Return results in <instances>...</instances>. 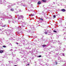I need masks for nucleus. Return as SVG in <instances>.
<instances>
[{"mask_svg": "<svg viewBox=\"0 0 66 66\" xmlns=\"http://www.w3.org/2000/svg\"><path fill=\"white\" fill-rule=\"evenodd\" d=\"M20 26H19L17 28L18 30L19 29H21L22 28L21 27H22V28H23V27H25V23L24 22H23L20 24Z\"/></svg>", "mask_w": 66, "mask_h": 66, "instance_id": "1", "label": "nucleus"}, {"mask_svg": "<svg viewBox=\"0 0 66 66\" xmlns=\"http://www.w3.org/2000/svg\"><path fill=\"white\" fill-rule=\"evenodd\" d=\"M4 31H5V32L7 34V33H9V34H10L11 32V30L10 29H9L8 30H5Z\"/></svg>", "mask_w": 66, "mask_h": 66, "instance_id": "2", "label": "nucleus"}, {"mask_svg": "<svg viewBox=\"0 0 66 66\" xmlns=\"http://www.w3.org/2000/svg\"><path fill=\"white\" fill-rule=\"evenodd\" d=\"M29 28H31L32 29L31 30H32V31H33L34 30H35V28H34V26H33V25H32L31 26L29 25Z\"/></svg>", "mask_w": 66, "mask_h": 66, "instance_id": "3", "label": "nucleus"}, {"mask_svg": "<svg viewBox=\"0 0 66 66\" xmlns=\"http://www.w3.org/2000/svg\"><path fill=\"white\" fill-rule=\"evenodd\" d=\"M44 31H45V32H44V33L45 34H47L48 33H49V30H46L45 29H44Z\"/></svg>", "mask_w": 66, "mask_h": 66, "instance_id": "4", "label": "nucleus"}, {"mask_svg": "<svg viewBox=\"0 0 66 66\" xmlns=\"http://www.w3.org/2000/svg\"><path fill=\"white\" fill-rule=\"evenodd\" d=\"M20 53L24 54V51L23 50H21V51L20 52Z\"/></svg>", "mask_w": 66, "mask_h": 66, "instance_id": "5", "label": "nucleus"}, {"mask_svg": "<svg viewBox=\"0 0 66 66\" xmlns=\"http://www.w3.org/2000/svg\"><path fill=\"white\" fill-rule=\"evenodd\" d=\"M0 4H2V3H3V2H6V1L4 0H0Z\"/></svg>", "mask_w": 66, "mask_h": 66, "instance_id": "6", "label": "nucleus"}, {"mask_svg": "<svg viewBox=\"0 0 66 66\" xmlns=\"http://www.w3.org/2000/svg\"><path fill=\"white\" fill-rule=\"evenodd\" d=\"M0 17L1 18V20H4V21L5 20V18H4L2 17V16H1Z\"/></svg>", "mask_w": 66, "mask_h": 66, "instance_id": "7", "label": "nucleus"}, {"mask_svg": "<svg viewBox=\"0 0 66 66\" xmlns=\"http://www.w3.org/2000/svg\"><path fill=\"white\" fill-rule=\"evenodd\" d=\"M21 18H23V16L22 15L20 16L18 18V19H21Z\"/></svg>", "mask_w": 66, "mask_h": 66, "instance_id": "8", "label": "nucleus"}, {"mask_svg": "<svg viewBox=\"0 0 66 66\" xmlns=\"http://www.w3.org/2000/svg\"><path fill=\"white\" fill-rule=\"evenodd\" d=\"M10 10L11 12H14V9L12 8H10Z\"/></svg>", "mask_w": 66, "mask_h": 66, "instance_id": "9", "label": "nucleus"}, {"mask_svg": "<svg viewBox=\"0 0 66 66\" xmlns=\"http://www.w3.org/2000/svg\"><path fill=\"white\" fill-rule=\"evenodd\" d=\"M16 60L17 61H16L15 62H16V63H17V61H20V59L18 58H16Z\"/></svg>", "mask_w": 66, "mask_h": 66, "instance_id": "10", "label": "nucleus"}, {"mask_svg": "<svg viewBox=\"0 0 66 66\" xmlns=\"http://www.w3.org/2000/svg\"><path fill=\"white\" fill-rule=\"evenodd\" d=\"M61 11H62V12H65V11H66V10L64 9L61 10Z\"/></svg>", "mask_w": 66, "mask_h": 66, "instance_id": "11", "label": "nucleus"}, {"mask_svg": "<svg viewBox=\"0 0 66 66\" xmlns=\"http://www.w3.org/2000/svg\"><path fill=\"white\" fill-rule=\"evenodd\" d=\"M48 35H52V34L51 32H49V34H48Z\"/></svg>", "mask_w": 66, "mask_h": 66, "instance_id": "12", "label": "nucleus"}, {"mask_svg": "<svg viewBox=\"0 0 66 66\" xmlns=\"http://www.w3.org/2000/svg\"><path fill=\"white\" fill-rule=\"evenodd\" d=\"M27 32H33L32 31H31V30H27Z\"/></svg>", "mask_w": 66, "mask_h": 66, "instance_id": "13", "label": "nucleus"}, {"mask_svg": "<svg viewBox=\"0 0 66 66\" xmlns=\"http://www.w3.org/2000/svg\"><path fill=\"white\" fill-rule=\"evenodd\" d=\"M54 62H55V64L56 65H57V61L55 60L54 61Z\"/></svg>", "mask_w": 66, "mask_h": 66, "instance_id": "14", "label": "nucleus"}, {"mask_svg": "<svg viewBox=\"0 0 66 66\" xmlns=\"http://www.w3.org/2000/svg\"><path fill=\"white\" fill-rule=\"evenodd\" d=\"M12 6V4H10L8 6V7H11V6Z\"/></svg>", "mask_w": 66, "mask_h": 66, "instance_id": "15", "label": "nucleus"}, {"mask_svg": "<svg viewBox=\"0 0 66 66\" xmlns=\"http://www.w3.org/2000/svg\"><path fill=\"white\" fill-rule=\"evenodd\" d=\"M57 43H58L59 44V45H62V44L60 43V41H59V40L57 41Z\"/></svg>", "mask_w": 66, "mask_h": 66, "instance_id": "16", "label": "nucleus"}, {"mask_svg": "<svg viewBox=\"0 0 66 66\" xmlns=\"http://www.w3.org/2000/svg\"><path fill=\"white\" fill-rule=\"evenodd\" d=\"M6 25L5 24L4 25H2V27H6Z\"/></svg>", "mask_w": 66, "mask_h": 66, "instance_id": "17", "label": "nucleus"}, {"mask_svg": "<svg viewBox=\"0 0 66 66\" xmlns=\"http://www.w3.org/2000/svg\"><path fill=\"white\" fill-rule=\"evenodd\" d=\"M41 4L40 2L39 1L38 2V4L39 5V4Z\"/></svg>", "mask_w": 66, "mask_h": 66, "instance_id": "18", "label": "nucleus"}, {"mask_svg": "<svg viewBox=\"0 0 66 66\" xmlns=\"http://www.w3.org/2000/svg\"><path fill=\"white\" fill-rule=\"evenodd\" d=\"M19 34V33H22V31L21 30H19V33L18 32Z\"/></svg>", "mask_w": 66, "mask_h": 66, "instance_id": "19", "label": "nucleus"}, {"mask_svg": "<svg viewBox=\"0 0 66 66\" xmlns=\"http://www.w3.org/2000/svg\"><path fill=\"white\" fill-rule=\"evenodd\" d=\"M3 51L1 50L0 51V53H3Z\"/></svg>", "mask_w": 66, "mask_h": 66, "instance_id": "20", "label": "nucleus"}, {"mask_svg": "<svg viewBox=\"0 0 66 66\" xmlns=\"http://www.w3.org/2000/svg\"><path fill=\"white\" fill-rule=\"evenodd\" d=\"M61 54H62V56H64V55H65L64 54V53H61Z\"/></svg>", "mask_w": 66, "mask_h": 66, "instance_id": "21", "label": "nucleus"}, {"mask_svg": "<svg viewBox=\"0 0 66 66\" xmlns=\"http://www.w3.org/2000/svg\"><path fill=\"white\" fill-rule=\"evenodd\" d=\"M34 14H31V15H30L29 16H34Z\"/></svg>", "mask_w": 66, "mask_h": 66, "instance_id": "22", "label": "nucleus"}, {"mask_svg": "<svg viewBox=\"0 0 66 66\" xmlns=\"http://www.w3.org/2000/svg\"><path fill=\"white\" fill-rule=\"evenodd\" d=\"M46 46V45H43L42 46L43 47H45V46Z\"/></svg>", "mask_w": 66, "mask_h": 66, "instance_id": "23", "label": "nucleus"}, {"mask_svg": "<svg viewBox=\"0 0 66 66\" xmlns=\"http://www.w3.org/2000/svg\"><path fill=\"white\" fill-rule=\"evenodd\" d=\"M13 57H15L16 55L15 54H12Z\"/></svg>", "mask_w": 66, "mask_h": 66, "instance_id": "24", "label": "nucleus"}, {"mask_svg": "<svg viewBox=\"0 0 66 66\" xmlns=\"http://www.w3.org/2000/svg\"><path fill=\"white\" fill-rule=\"evenodd\" d=\"M3 47H4V48H6V46L5 45H3Z\"/></svg>", "mask_w": 66, "mask_h": 66, "instance_id": "25", "label": "nucleus"}, {"mask_svg": "<svg viewBox=\"0 0 66 66\" xmlns=\"http://www.w3.org/2000/svg\"><path fill=\"white\" fill-rule=\"evenodd\" d=\"M42 1L43 2H46V0H42Z\"/></svg>", "mask_w": 66, "mask_h": 66, "instance_id": "26", "label": "nucleus"}, {"mask_svg": "<svg viewBox=\"0 0 66 66\" xmlns=\"http://www.w3.org/2000/svg\"><path fill=\"white\" fill-rule=\"evenodd\" d=\"M26 49H30V48H29V47H26Z\"/></svg>", "mask_w": 66, "mask_h": 66, "instance_id": "27", "label": "nucleus"}, {"mask_svg": "<svg viewBox=\"0 0 66 66\" xmlns=\"http://www.w3.org/2000/svg\"><path fill=\"white\" fill-rule=\"evenodd\" d=\"M38 57H42V55H40L38 56Z\"/></svg>", "mask_w": 66, "mask_h": 66, "instance_id": "28", "label": "nucleus"}, {"mask_svg": "<svg viewBox=\"0 0 66 66\" xmlns=\"http://www.w3.org/2000/svg\"><path fill=\"white\" fill-rule=\"evenodd\" d=\"M12 38H12V37H10V38L9 39H10V40H11L12 39Z\"/></svg>", "mask_w": 66, "mask_h": 66, "instance_id": "29", "label": "nucleus"}, {"mask_svg": "<svg viewBox=\"0 0 66 66\" xmlns=\"http://www.w3.org/2000/svg\"><path fill=\"white\" fill-rule=\"evenodd\" d=\"M23 57V58H24V59L26 60V59H27V58H26V57L24 58V57Z\"/></svg>", "mask_w": 66, "mask_h": 66, "instance_id": "30", "label": "nucleus"}, {"mask_svg": "<svg viewBox=\"0 0 66 66\" xmlns=\"http://www.w3.org/2000/svg\"><path fill=\"white\" fill-rule=\"evenodd\" d=\"M42 40H43V41L44 40V41H45V42H46V40H45V39H42Z\"/></svg>", "mask_w": 66, "mask_h": 66, "instance_id": "31", "label": "nucleus"}, {"mask_svg": "<svg viewBox=\"0 0 66 66\" xmlns=\"http://www.w3.org/2000/svg\"><path fill=\"white\" fill-rule=\"evenodd\" d=\"M53 17H54V18H55L56 17V16H55V15H53Z\"/></svg>", "mask_w": 66, "mask_h": 66, "instance_id": "32", "label": "nucleus"}, {"mask_svg": "<svg viewBox=\"0 0 66 66\" xmlns=\"http://www.w3.org/2000/svg\"><path fill=\"white\" fill-rule=\"evenodd\" d=\"M9 23H11V21H9Z\"/></svg>", "mask_w": 66, "mask_h": 66, "instance_id": "33", "label": "nucleus"}, {"mask_svg": "<svg viewBox=\"0 0 66 66\" xmlns=\"http://www.w3.org/2000/svg\"><path fill=\"white\" fill-rule=\"evenodd\" d=\"M60 59H61V58H60V57H59L58 58V60H60Z\"/></svg>", "mask_w": 66, "mask_h": 66, "instance_id": "34", "label": "nucleus"}, {"mask_svg": "<svg viewBox=\"0 0 66 66\" xmlns=\"http://www.w3.org/2000/svg\"><path fill=\"white\" fill-rule=\"evenodd\" d=\"M4 5H5H5H6V4L5 3V2H4Z\"/></svg>", "mask_w": 66, "mask_h": 66, "instance_id": "35", "label": "nucleus"}, {"mask_svg": "<svg viewBox=\"0 0 66 66\" xmlns=\"http://www.w3.org/2000/svg\"><path fill=\"white\" fill-rule=\"evenodd\" d=\"M46 65H47V66H49V64L48 63L46 64Z\"/></svg>", "mask_w": 66, "mask_h": 66, "instance_id": "36", "label": "nucleus"}, {"mask_svg": "<svg viewBox=\"0 0 66 66\" xmlns=\"http://www.w3.org/2000/svg\"><path fill=\"white\" fill-rule=\"evenodd\" d=\"M21 6H23V3H21Z\"/></svg>", "mask_w": 66, "mask_h": 66, "instance_id": "37", "label": "nucleus"}, {"mask_svg": "<svg viewBox=\"0 0 66 66\" xmlns=\"http://www.w3.org/2000/svg\"><path fill=\"white\" fill-rule=\"evenodd\" d=\"M53 32L55 33H56V31H55V30H53Z\"/></svg>", "mask_w": 66, "mask_h": 66, "instance_id": "38", "label": "nucleus"}, {"mask_svg": "<svg viewBox=\"0 0 66 66\" xmlns=\"http://www.w3.org/2000/svg\"><path fill=\"white\" fill-rule=\"evenodd\" d=\"M30 43H29V42H28L27 44V45H29Z\"/></svg>", "mask_w": 66, "mask_h": 66, "instance_id": "39", "label": "nucleus"}, {"mask_svg": "<svg viewBox=\"0 0 66 66\" xmlns=\"http://www.w3.org/2000/svg\"><path fill=\"white\" fill-rule=\"evenodd\" d=\"M19 46L21 47V46H22V45H19Z\"/></svg>", "mask_w": 66, "mask_h": 66, "instance_id": "40", "label": "nucleus"}, {"mask_svg": "<svg viewBox=\"0 0 66 66\" xmlns=\"http://www.w3.org/2000/svg\"><path fill=\"white\" fill-rule=\"evenodd\" d=\"M65 48H64L63 49V51H65Z\"/></svg>", "mask_w": 66, "mask_h": 66, "instance_id": "41", "label": "nucleus"}, {"mask_svg": "<svg viewBox=\"0 0 66 66\" xmlns=\"http://www.w3.org/2000/svg\"><path fill=\"white\" fill-rule=\"evenodd\" d=\"M9 16H10V17H12V16H11V15H9Z\"/></svg>", "mask_w": 66, "mask_h": 66, "instance_id": "42", "label": "nucleus"}, {"mask_svg": "<svg viewBox=\"0 0 66 66\" xmlns=\"http://www.w3.org/2000/svg\"><path fill=\"white\" fill-rule=\"evenodd\" d=\"M12 22L13 23H15V22H14V21H12Z\"/></svg>", "mask_w": 66, "mask_h": 66, "instance_id": "43", "label": "nucleus"}, {"mask_svg": "<svg viewBox=\"0 0 66 66\" xmlns=\"http://www.w3.org/2000/svg\"><path fill=\"white\" fill-rule=\"evenodd\" d=\"M18 4H19V5H20V4H21L20 3H18Z\"/></svg>", "mask_w": 66, "mask_h": 66, "instance_id": "44", "label": "nucleus"}, {"mask_svg": "<svg viewBox=\"0 0 66 66\" xmlns=\"http://www.w3.org/2000/svg\"><path fill=\"white\" fill-rule=\"evenodd\" d=\"M62 66H66V65L65 64H63V65Z\"/></svg>", "mask_w": 66, "mask_h": 66, "instance_id": "45", "label": "nucleus"}, {"mask_svg": "<svg viewBox=\"0 0 66 66\" xmlns=\"http://www.w3.org/2000/svg\"><path fill=\"white\" fill-rule=\"evenodd\" d=\"M30 53H33V52H32V51H30Z\"/></svg>", "mask_w": 66, "mask_h": 66, "instance_id": "46", "label": "nucleus"}, {"mask_svg": "<svg viewBox=\"0 0 66 66\" xmlns=\"http://www.w3.org/2000/svg\"><path fill=\"white\" fill-rule=\"evenodd\" d=\"M27 65H28V66H29V65H30V64L29 63H28L27 64Z\"/></svg>", "mask_w": 66, "mask_h": 66, "instance_id": "47", "label": "nucleus"}, {"mask_svg": "<svg viewBox=\"0 0 66 66\" xmlns=\"http://www.w3.org/2000/svg\"><path fill=\"white\" fill-rule=\"evenodd\" d=\"M17 16L18 17H19V15L18 14V15H17Z\"/></svg>", "mask_w": 66, "mask_h": 66, "instance_id": "48", "label": "nucleus"}, {"mask_svg": "<svg viewBox=\"0 0 66 66\" xmlns=\"http://www.w3.org/2000/svg\"><path fill=\"white\" fill-rule=\"evenodd\" d=\"M6 57V55L4 56V58H5Z\"/></svg>", "mask_w": 66, "mask_h": 66, "instance_id": "49", "label": "nucleus"}, {"mask_svg": "<svg viewBox=\"0 0 66 66\" xmlns=\"http://www.w3.org/2000/svg\"><path fill=\"white\" fill-rule=\"evenodd\" d=\"M59 54V53H56V54L57 55H58V54Z\"/></svg>", "mask_w": 66, "mask_h": 66, "instance_id": "50", "label": "nucleus"}, {"mask_svg": "<svg viewBox=\"0 0 66 66\" xmlns=\"http://www.w3.org/2000/svg\"><path fill=\"white\" fill-rule=\"evenodd\" d=\"M22 43H24V40H23L22 42Z\"/></svg>", "mask_w": 66, "mask_h": 66, "instance_id": "51", "label": "nucleus"}, {"mask_svg": "<svg viewBox=\"0 0 66 66\" xmlns=\"http://www.w3.org/2000/svg\"><path fill=\"white\" fill-rule=\"evenodd\" d=\"M40 19H41V20H43V19H42V18H41Z\"/></svg>", "mask_w": 66, "mask_h": 66, "instance_id": "52", "label": "nucleus"}, {"mask_svg": "<svg viewBox=\"0 0 66 66\" xmlns=\"http://www.w3.org/2000/svg\"><path fill=\"white\" fill-rule=\"evenodd\" d=\"M9 63H11V61H9Z\"/></svg>", "mask_w": 66, "mask_h": 66, "instance_id": "53", "label": "nucleus"}, {"mask_svg": "<svg viewBox=\"0 0 66 66\" xmlns=\"http://www.w3.org/2000/svg\"><path fill=\"white\" fill-rule=\"evenodd\" d=\"M14 19H16V17L14 16Z\"/></svg>", "mask_w": 66, "mask_h": 66, "instance_id": "54", "label": "nucleus"}, {"mask_svg": "<svg viewBox=\"0 0 66 66\" xmlns=\"http://www.w3.org/2000/svg\"><path fill=\"white\" fill-rule=\"evenodd\" d=\"M22 44H23V45H25V44L24 43H23Z\"/></svg>", "mask_w": 66, "mask_h": 66, "instance_id": "55", "label": "nucleus"}, {"mask_svg": "<svg viewBox=\"0 0 66 66\" xmlns=\"http://www.w3.org/2000/svg\"><path fill=\"white\" fill-rule=\"evenodd\" d=\"M7 19H9V18H10L9 17H7Z\"/></svg>", "mask_w": 66, "mask_h": 66, "instance_id": "56", "label": "nucleus"}, {"mask_svg": "<svg viewBox=\"0 0 66 66\" xmlns=\"http://www.w3.org/2000/svg\"><path fill=\"white\" fill-rule=\"evenodd\" d=\"M2 58H4V56L2 57Z\"/></svg>", "mask_w": 66, "mask_h": 66, "instance_id": "57", "label": "nucleus"}, {"mask_svg": "<svg viewBox=\"0 0 66 66\" xmlns=\"http://www.w3.org/2000/svg\"><path fill=\"white\" fill-rule=\"evenodd\" d=\"M2 31V29H0V31Z\"/></svg>", "mask_w": 66, "mask_h": 66, "instance_id": "58", "label": "nucleus"}, {"mask_svg": "<svg viewBox=\"0 0 66 66\" xmlns=\"http://www.w3.org/2000/svg\"><path fill=\"white\" fill-rule=\"evenodd\" d=\"M23 6H26V5H23Z\"/></svg>", "mask_w": 66, "mask_h": 66, "instance_id": "59", "label": "nucleus"}, {"mask_svg": "<svg viewBox=\"0 0 66 66\" xmlns=\"http://www.w3.org/2000/svg\"><path fill=\"white\" fill-rule=\"evenodd\" d=\"M25 1H26L25 0H23V2H25Z\"/></svg>", "mask_w": 66, "mask_h": 66, "instance_id": "60", "label": "nucleus"}, {"mask_svg": "<svg viewBox=\"0 0 66 66\" xmlns=\"http://www.w3.org/2000/svg\"><path fill=\"white\" fill-rule=\"evenodd\" d=\"M53 3L54 4H55V2H53Z\"/></svg>", "mask_w": 66, "mask_h": 66, "instance_id": "61", "label": "nucleus"}, {"mask_svg": "<svg viewBox=\"0 0 66 66\" xmlns=\"http://www.w3.org/2000/svg\"><path fill=\"white\" fill-rule=\"evenodd\" d=\"M16 44H18V43H16Z\"/></svg>", "mask_w": 66, "mask_h": 66, "instance_id": "62", "label": "nucleus"}, {"mask_svg": "<svg viewBox=\"0 0 66 66\" xmlns=\"http://www.w3.org/2000/svg\"><path fill=\"white\" fill-rule=\"evenodd\" d=\"M59 22H61V20H60L59 21Z\"/></svg>", "mask_w": 66, "mask_h": 66, "instance_id": "63", "label": "nucleus"}, {"mask_svg": "<svg viewBox=\"0 0 66 66\" xmlns=\"http://www.w3.org/2000/svg\"><path fill=\"white\" fill-rule=\"evenodd\" d=\"M14 66H17V65H14Z\"/></svg>", "mask_w": 66, "mask_h": 66, "instance_id": "64", "label": "nucleus"}]
</instances>
